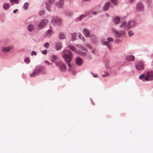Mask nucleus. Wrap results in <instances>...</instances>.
<instances>
[{
	"label": "nucleus",
	"instance_id": "f257e3e1",
	"mask_svg": "<svg viewBox=\"0 0 153 153\" xmlns=\"http://www.w3.org/2000/svg\"><path fill=\"white\" fill-rule=\"evenodd\" d=\"M62 55L65 62L69 67H71V65L70 62L73 58V54L72 52L69 49H65L62 52Z\"/></svg>",
	"mask_w": 153,
	"mask_h": 153
},
{
	"label": "nucleus",
	"instance_id": "f03ea898",
	"mask_svg": "<svg viewBox=\"0 0 153 153\" xmlns=\"http://www.w3.org/2000/svg\"><path fill=\"white\" fill-rule=\"evenodd\" d=\"M121 24L119 26V27H123L125 29H128L134 27L135 25V21L134 20L130 21L128 23L123 22H121Z\"/></svg>",
	"mask_w": 153,
	"mask_h": 153
},
{
	"label": "nucleus",
	"instance_id": "7ed1b4c3",
	"mask_svg": "<svg viewBox=\"0 0 153 153\" xmlns=\"http://www.w3.org/2000/svg\"><path fill=\"white\" fill-rule=\"evenodd\" d=\"M146 75L143 81H148L153 80V71L152 70H149L145 72Z\"/></svg>",
	"mask_w": 153,
	"mask_h": 153
},
{
	"label": "nucleus",
	"instance_id": "20e7f679",
	"mask_svg": "<svg viewBox=\"0 0 153 153\" xmlns=\"http://www.w3.org/2000/svg\"><path fill=\"white\" fill-rule=\"evenodd\" d=\"M112 32L114 34V36L118 39L120 38L123 36L125 33V31L123 30L118 31L114 28L111 29Z\"/></svg>",
	"mask_w": 153,
	"mask_h": 153
},
{
	"label": "nucleus",
	"instance_id": "39448f33",
	"mask_svg": "<svg viewBox=\"0 0 153 153\" xmlns=\"http://www.w3.org/2000/svg\"><path fill=\"white\" fill-rule=\"evenodd\" d=\"M62 23L61 19L58 17H53L52 19L51 23L54 26L59 25Z\"/></svg>",
	"mask_w": 153,
	"mask_h": 153
},
{
	"label": "nucleus",
	"instance_id": "423d86ee",
	"mask_svg": "<svg viewBox=\"0 0 153 153\" xmlns=\"http://www.w3.org/2000/svg\"><path fill=\"white\" fill-rule=\"evenodd\" d=\"M144 8V5L140 1L138 2L136 6V10L137 12H143Z\"/></svg>",
	"mask_w": 153,
	"mask_h": 153
},
{
	"label": "nucleus",
	"instance_id": "0eeeda50",
	"mask_svg": "<svg viewBox=\"0 0 153 153\" xmlns=\"http://www.w3.org/2000/svg\"><path fill=\"white\" fill-rule=\"evenodd\" d=\"M35 70L38 74H39L41 72H42V74H46L45 72V68L42 66H37Z\"/></svg>",
	"mask_w": 153,
	"mask_h": 153
},
{
	"label": "nucleus",
	"instance_id": "6e6552de",
	"mask_svg": "<svg viewBox=\"0 0 153 153\" xmlns=\"http://www.w3.org/2000/svg\"><path fill=\"white\" fill-rule=\"evenodd\" d=\"M135 67L136 69L138 71H141L144 69V64L141 62H137L135 65Z\"/></svg>",
	"mask_w": 153,
	"mask_h": 153
},
{
	"label": "nucleus",
	"instance_id": "1a4fd4ad",
	"mask_svg": "<svg viewBox=\"0 0 153 153\" xmlns=\"http://www.w3.org/2000/svg\"><path fill=\"white\" fill-rule=\"evenodd\" d=\"M48 21L47 19H44L42 20L38 25V28L39 29H42L48 22Z\"/></svg>",
	"mask_w": 153,
	"mask_h": 153
},
{
	"label": "nucleus",
	"instance_id": "9d476101",
	"mask_svg": "<svg viewBox=\"0 0 153 153\" xmlns=\"http://www.w3.org/2000/svg\"><path fill=\"white\" fill-rule=\"evenodd\" d=\"M13 46H10L7 47H3L2 48V50L4 53H7L9 52L10 50L13 49Z\"/></svg>",
	"mask_w": 153,
	"mask_h": 153
},
{
	"label": "nucleus",
	"instance_id": "9b49d317",
	"mask_svg": "<svg viewBox=\"0 0 153 153\" xmlns=\"http://www.w3.org/2000/svg\"><path fill=\"white\" fill-rule=\"evenodd\" d=\"M59 69L61 72H64L66 70L65 65L62 63L59 64Z\"/></svg>",
	"mask_w": 153,
	"mask_h": 153
},
{
	"label": "nucleus",
	"instance_id": "f8f14e48",
	"mask_svg": "<svg viewBox=\"0 0 153 153\" xmlns=\"http://www.w3.org/2000/svg\"><path fill=\"white\" fill-rule=\"evenodd\" d=\"M64 4V0H59V1L56 3L55 4L58 8H60L62 7Z\"/></svg>",
	"mask_w": 153,
	"mask_h": 153
},
{
	"label": "nucleus",
	"instance_id": "ddd939ff",
	"mask_svg": "<svg viewBox=\"0 0 153 153\" xmlns=\"http://www.w3.org/2000/svg\"><path fill=\"white\" fill-rule=\"evenodd\" d=\"M82 32L86 37H90L91 36L89 31L86 28H84L82 30Z\"/></svg>",
	"mask_w": 153,
	"mask_h": 153
},
{
	"label": "nucleus",
	"instance_id": "4468645a",
	"mask_svg": "<svg viewBox=\"0 0 153 153\" xmlns=\"http://www.w3.org/2000/svg\"><path fill=\"white\" fill-rule=\"evenodd\" d=\"M55 47L56 51H59L62 48V45L61 43L59 42H58L55 43Z\"/></svg>",
	"mask_w": 153,
	"mask_h": 153
},
{
	"label": "nucleus",
	"instance_id": "2eb2a0df",
	"mask_svg": "<svg viewBox=\"0 0 153 153\" xmlns=\"http://www.w3.org/2000/svg\"><path fill=\"white\" fill-rule=\"evenodd\" d=\"M120 18L119 16L115 17L112 19V21L115 25H118L120 23Z\"/></svg>",
	"mask_w": 153,
	"mask_h": 153
},
{
	"label": "nucleus",
	"instance_id": "dca6fc26",
	"mask_svg": "<svg viewBox=\"0 0 153 153\" xmlns=\"http://www.w3.org/2000/svg\"><path fill=\"white\" fill-rule=\"evenodd\" d=\"M76 63L78 65H81L83 63L82 59L79 57H77L76 59Z\"/></svg>",
	"mask_w": 153,
	"mask_h": 153
},
{
	"label": "nucleus",
	"instance_id": "f3484780",
	"mask_svg": "<svg viewBox=\"0 0 153 153\" xmlns=\"http://www.w3.org/2000/svg\"><path fill=\"white\" fill-rule=\"evenodd\" d=\"M27 30L29 32H32L34 30V27L33 25L29 24L27 26Z\"/></svg>",
	"mask_w": 153,
	"mask_h": 153
},
{
	"label": "nucleus",
	"instance_id": "a211bd4d",
	"mask_svg": "<svg viewBox=\"0 0 153 153\" xmlns=\"http://www.w3.org/2000/svg\"><path fill=\"white\" fill-rule=\"evenodd\" d=\"M58 38L60 40H63L65 39L64 33L62 32H60L58 35Z\"/></svg>",
	"mask_w": 153,
	"mask_h": 153
},
{
	"label": "nucleus",
	"instance_id": "6ab92c4d",
	"mask_svg": "<svg viewBox=\"0 0 153 153\" xmlns=\"http://www.w3.org/2000/svg\"><path fill=\"white\" fill-rule=\"evenodd\" d=\"M110 6V4L109 2H107L105 4L103 7V9L104 11H106L108 10V8Z\"/></svg>",
	"mask_w": 153,
	"mask_h": 153
},
{
	"label": "nucleus",
	"instance_id": "aec40b11",
	"mask_svg": "<svg viewBox=\"0 0 153 153\" xmlns=\"http://www.w3.org/2000/svg\"><path fill=\"white\" fill-rule=\"evenodd\" d=\"M134 59V56L133 55L127 56L126 57V59L129 61H133Z\"/></svg>",
	"mask_w": 153,
	"mask_h": 153
},
{
	"label": "nucleus",
	"instance_id": "412c9836",
	"mask_svg": "<svg viewBox=\"0 0 153 153\" xmlns=\"http://www.w3.org/2000/svg\"><path fill=\"white\" fill-rule=\"evenodd\" d=\"M76 53L79 54L82 56H85L86 54L85 52H82L80 51H76Z\"/></svg>",
	"mask_w": 153,
	"mask_h": 153
},
{
	"label": "nucleus",
	"instance_id": "4be33fe9",
	"mask_svg": "<svg viewBox=\"0 0 153 153\" xmlns=\"http://www.w3.org/2000/svg\"><path fill=\"white\" fill-rule=\"evenodd\" d=\"M9 4V3H5L4 4L3 6V9L5 10H7L10 7Z\"/></svg>",
	"mask_w": 153,
	"mask_h": 153
},
{
	"label": "nucleus",
	"instance_id": "5701e85b",
	"mask_svg": "<svg viewBox=\"0 0 153 153\" xmlns=\"http://www.w3.org/2000/svg\"><path fill=\"white\" fill-rule=\"evenodd\" d=\"M76 46L78 48L80 49L83 50L84 51H87V50L85 47L82 46V45L80 44H77L76 45Z\"/></svg>",
	"mask_w": 153,
	"mask_h": 153
},
{
	"label": "nucleus",
	"instance_id": "b1692460",
	"mask_svg": "<svg viewBox=\"0 0 153 153\" xmlns=\"http://www.w3.org/2000/svg\"><path fill=\"white\" fill-rule=\"evenodd\" d=\"M58 57L57 55H52L51 57V61L53 62H54L55 60L56 59H58Z\"/></svg>",
	"mask_w": 153,
	"mask_h": 153
},
{
	"label": "nucleus",
	"instance_id": "393cba45",
	"mask_svg": "<svg viewBox=\"0 0 153 153\" xmlns=\"http://www.w3.org/2000/svg\"><path fill=\"white\" fill-rule=\"evenodd\" d=\"M38 75V74L37 72L34 69V71L32 73H31L30 74V77H35V76H36V75Z\"/></svg>",
	"mask_w": 153,
	"mask_h": 153
},
{
	"label": "nucleus",
	"instance_id": "a878e982",
	"mask_svg": "<svg viewBox=\"0 0 153 153\" xmlns=\"http://www.w3.org/2000/svg\"><path fill=\"white\" fill-rule=\"evenodd\" d=\"M85 17V16L84 15H81L79 16L76 19V21H80L83 19H84Z\"/></svg>",
	"mask_w": 153,
	"mask_h": 153
},
{
	"label": "nucleus",
	"instance_id": "bb28decb",
	"mask_svg": "<svg viewBox=\"0 0 153 153\" xmlns=\"http://www.w3.org/2000/svg\"><path fill=\"white\" fill-rule=\"evenodd\" d=\"M68 47L74 52H76V51H76V48L73 45H68Z\"/></svg>",
	"mask_w": 153,
	"mask_h": 153
},
{
	"label": "nucleus",
	"instance_id": "cd10ccee",
	"mask_svg": "<svg viewBox=\"0 0 153 153\" xmlns=\"http://www.w3.org/2000/svg\"><path fill=\"white\" fill-rule=\"evenodd\" d=\"M105 65L106 68L108 69L109 68V60L108 59H106L105 61Z\"/></svg>",
	"mask_w": 153,
	"mask_h": 153
},
{
	"label": "nucleus",
	"instance_id": "c85d7f7f",
	"mask_svg": "<svg viewBox=\"0 0 153 153\" xmlns=\"http://www.w3.org/2000/svg\"><path fill=\"white\" fill-rule=\"evenodd\" d=\"M71 34L72 36L71 40L72 41L75 40L76 39V33H71Z\"/></svg>",
	"mask_w": 153,
	"mask_h": 153
},
{
	"label": "nucleus",
	"instance_id": "c756f323",
	"mask_svg": "<svg viewBox=\"0 0 153 153\" xmlns=\"http://www.w3.org/2000/svg\"><path fill=\"white\" fill-rule=\"evenodd\" d=\"M28 5H29V4L27 2H25L24 4V6H23V8L25 10H27L28 7Z\"/></svg>",
	"mask_w": 153,
	"mask_h": 153
},
{
	"label": "nucleus",
	"instance_id": "7c9ffc66",
	"mask_svg": "<svg viewBox=\"0 0 153 153\" xmlns=\"http://www.w3.org/2000/svg\"><path fill=\"white\" fill-rule=\"evenodd\" d=\"M104 73H105L104 74H102V76L103 77H106V76H109V74L108 72L106 71H105Z\"/></svg>",
	"mask_w": 153,
	"mask_h": 153
},
{
	"label": "nucleus",
	"instance_id": "2f4dec72",
	"mask_svg": "<svg viewBox=\"0 0 153 153\" xmlns=\"http://www.w3.org/2000/svg\"><path fill=\"white\" fill-rule=\"evenodd\" d=\"M112 3L115 5H117L118 4V0H111Z\"/></svg>",
	"mask_w": 153,
	"mask_h": 153
},
{
	"label": "nucleus",
	"instance_id": "473e14b6",
	"mask_svg": "<svg viewBox=\"0 0 153 153\" xmlns=\"http://www.w3.org/2000/svg\"><path fill=\"white\" fill-rule=\"evenodd\" d=\"M46 8L48 11H51V6L47 4H46Z\"/></svg>",
	"mask_w": 153,
	"mask_h": 153
},
{
	"label": "nucleus",
	"instance_id": "72a5a7b5",
	"mask_svg": "<svg viewBox=\"0 0 153 153\" xmlns=\"http://www.w3.org/2000/svg\"><path fill=\"white\" fill-rule=\"evenodd\" d=\"M101 43L102 45H106L108 43V42L104 41L102 40L101 41Z\"/></svg>",
	"mask_w": 153,
	"mask_h": 153
},
{
	"label": "nucleus",
	"instance_id": "f704fd0d",
	"mask_svg": "<svg viewBox=\"0 0 153 153\" xmlns=\"http://www.w3.org/2000/svg\"><path fill=\"white\" fill-rule=\"evenodd\" d=\"M128 34L129 36H131L133 35L134 33L132 31L130 30L128 32Z\"/></svg>",
	"mask_w": 153,
	"mask_h": 153
},
{
	"label": "nucleus",
	"instance_id": "c9c22d12",
	"mask_svg": "<svg viewBox=\"0 0 153 153\" xmlns=\"http://www.w3.org/2000/svg\"><path fill=\"white\" fill-rule=\"evenodd\" d=\"M37 54V53L34 51H32L31 52V56H33V55L36 56Z\"/></svg>",
	"mask_w": 153,
	"mask_h": 153
},
{
	"label": "nucleus",
	"instance_id": "e433bc0d",
	"mask_svg": "<svg viewBox=\"0 0 153 153\" xmlns=\"http://www.w3.org/2000/svg\"><path fill=\"white\" fill-rule=\"evenodd\" d=\"M49 44L48 42H46L44 45L45 47L46 48H49Z\"/></svg>",
	"mask_w": 153,
	"mask_h": 153
},
{
	"label": "nucleus",
	"instance_id": "4c0bfd02",
	"mask_svg": "<svg viewBox=\"0 0 153 153\" xmlns=\"http://www.w3.org/2000/svg\"><path fill=\"white\" fill-rule=\"evenodd\" d=\"M24 61L27 63H28L30 62V60L28 58H25L24 59Z\"/></svg>",
	"mask_w": 153,
	"mask_h": 153
},
{
	"label": "nucleus",
	"instance_id": "58836bf2",
	"mask_svg": "<svg viewBox=\"0 0 153 153\" xmlns=\"http://www.w3.org/2000/svg\"><path fill=\"white\" fill-rule=\"evenodd\" d=\"M47 33L48 34L51 35L52 34L53 32L51 30H48L47 31Z\"/></svg>",
	"mask_w": 153,
	"mask_h": 153
},
{
	"label": "nucleus",
	"instance_id": "ea45409f",
	"mask_svg": "<svg viewBox=\"0 0 153 153\" xmlns=\"http://www.w3.org/2000/svg\"><path fill=\"white\" fill-rule=\"evenodd\" d=\"M79 35L78 36L79 38L81 39H82L83 41H85V39L83 37H81V34L80 33H78Z\"/></svg>",
	"mask_w": 153,
	"mask_h": 153
},
{
	"label": "nucleus",
	"instance_id": "a19ab883",
	"mask_svg": "<svg viewBox=\"0 0 153 153\" xmlns=\"http://www.w3.org/2000/svg\"><path fill=\"white\" fill-rule=\"evenodd\" d=\"M41 52L43 54L45 55L47 53V50H45L44 51H42Z\"/></svg>",
	"mask_w": 153,
	"mask_h": 153
},
{
	"label": "nucleus",
	"instance_id": "79ce46f5",
	"mask_svg": "<svg viewBox=\"0 0 153 153\" xmlns=\"http://www.w3.org/2000/svg\"><path fill=\"white\" fill-rule=\"evenodd\" d=\"M145 77V74H143L141 75H140L139 76V79H143L144 77Z\"/></svg>",
	"mask_w": 153,
	"mask_h": 153
},
{
	"label": "nucleus",
	"instance_id": "37998d69",
	"mask_svg": "<svg viewBox=\"0 0 153 153\" xmlns=\"http://www.w3.org/2000/svg\"><path fill=\"white\" fill-rule=\"evenodd\" d=\"M91 74L94 76V77H97L98 76L97 75V74H94L91 72Z\"/></svg>",
	"mask_w": 153,
	"mask_h": 153
},
{
	"label": "nucleus",
	"instance_id": "c03bdc74",
	"mask_svg": "<svg viewBox=\"0 0 153 153\" xmlns=\"http://www.w3.org/2000/svg\"><path fill=\"white\" fill-rule=\"evenodd\" d=\"M108 42H112L113 41V39L112 37H109L108 38Z\"/></svg>",
	"mask_w": 153,
	"mask_h": 153
},
{
	"label": "nucleus",
	"instance_id": "a18cd8bd",
	"mask_svg": "<svg viewBox=\"0 0 153 153\" xmlns=\"http://www.w3.org/2000/svg\"><path fill=\"white\" fill-rule=\"evenodd\" d=\"M86 46L87 47L89 48H90V49H91V48H92L91 45L90 44H86Z\"/></svg>",
	"mask_w": 153,
	"mask_h": 153
},
{
	"label": "nucleus",
	"instance_id": "49530a36",
	"mask_svg": "<svg viewBox=\"0 0 153 153\" xmlns=\"http://www.w3.org/2000/svg\"><path fill=\"white\" fill-rule=\"evenodd\" d=\"M50 5L52 4L54 2V0H48Z\"/></svg>",
	"mask_w": 153,
	"mask_h": 153
},
{
	"label": "nucleus",
	"instance_id": "de8ad7c7",
	"mask_svg": "<svg viewBox=\"0 0 153 153\" xmlns=\"http://www.w3.org/2000/svg\"><path fill=\"white\" fill-rule=\"evenodd\" d=\"M44 13V11L43 10H42L40 11L39 14L40 15H43Z\"/></svg>",
	"mask_w": 153,
	"mask_h": 153
},
{
	"label": "nucleus",
	"instance_id": "09e8293b",
	"mask_svg": "<svg viewBox=\"0 0 153 153\" xmlns=\"http://www.w3.org/2000/svg\"><path fill=\"white\" fill-rule=\"evenodd\" d=\"M65 13H66V15L68 16H71V13L70 12H66Z\"/></svg>",
	"mask_w": 153,
	"mask_h": 153
},
{
	"label": "nucleus",
	"instance_id": "8fccbe9b",
	"mask_svg": "<svg viewBox=\"0 0 153 153\" xmlns=\"http://www.w3.org/2000/svg\"><path fill=\"white\" fill-rule=\"evenodd\" d=\"M45 62L48 65L52 64V63H50L48 61H45Z\"/></svg>",
	"mask_w": 153,
	"mask_h": 153
},
{
	"label": "nucleus",
	"instance_id": "3c124183",
	"mask_svg": "<svg viewBox=\"0 0 153 153\" xmlns=\"http://www.w3.org/2000/svg\"><path fill=\"white\" fill-rule=\"evenodd\" d=\"M95 51H95V49H93L91 51V52L94 54L95 53Z\"/></svg>",
	"mask_w": 153,
	"mask_h": 153
},
{
	"label": "nucleus",
	"instance_id": "603ef678",
	"mask_svg": "<svg viewBox=\"0 0 153 153\" xmlns=\"http://www.w3.org/2000/svg\"><path fill=\"white\" fill-rule=\"evenodd\" d=\"M107 47L108 48L109 50H111V48H110V46L108 43L107 45H106Z\"/></svg>",
	"mask_w": 153,
	"mask_h": 153
},
{
	"label": "nucleus",
	"instance_id": "864d4df0",
	"mask_svg": "<svg viewBox=\"0 0 153 153\" xmlns=\"http://www.w3.org/2000/svg\"><path fill=\"white\" fill-rule=\"evenodd\" d=\"M13 1L15 2V3L16 4H18L19 3L18 0H13Z\"/></svg>",
	"mask_w": 153,
	"mask_h": 153
},
{
	"label": "nucleus",
	"instance_id": "5fc2aeb1",
	"mask_svg": "<svg viewBox=\"0 0 153 153\" xmlns=\"http://www.w3.org/2000/svg\"><path fill=\"white\" fill-rule=\"evenodd\" d=\"M18 11V10L17 9L13 11V13H15L17 12Z\"/></svg>",
	"mask_w": 153,
	"mask_h": 153
},
{
	"label": "nucleus",
	"instance_id": "6e6d98bb",
	"mask_svg": "<svg viewBox=\"0 0 153 153\" xmlns=\"http://www.w3.org/2000/svg\"><path fill=\"white\" fill-rule=\"evenodd\" d=\"M92 13L94 15H96L97 14V13L96 12L93 11L92 12Z\"/></svg>",
	"mask_w": 153,
	"mask_h": 153
},
{
	"label": "nucleus",
	"instance_id": "4d7b16f0",
	"mask_svg": "<svg viewBox=\"0 0 153 153\" xmlns=\"http://www.w3.org/2000/svg\"><path fill=\"white\" fill-rule=\"evenodd\" d=\"M55 63H56V66H59V64L56 62H55Z\"/></svg>",
	"mask_w": 153,
	"mask_h": 153
},
{
	"label": "nucleus",
	"instance_id": "13d9d810",
	"mask_svg": "<svg viewBox=\"0 0 153 153\" xmlns=\"http://www.w3.org/2000/svg\"><path fill=\"white\" fill-rule=\"evenodd\" d=\"M105 15L108 17H109V16L108 14L107 13H106L105 14Z\"/></svg>",
	"mask_w": 153,
	"mask_h": 153
},
{
	"label": "nucleus",
	"instance_id": "bf43d9fd",
	"mask_svg": "<svg viewBox=\"0 0 153 153\" xmlns=\"http://www.w3.org/2000/svg\"><path fill=\"white\" fill-rule=\"evenodd\" d=\"M13 0H10V2H13Z\"/></svg>",
	"mask_w": 153,
	"mask_h": 153
},
{
	"label": "nucleus",
	"instance_id": "052dcab7",
	"mask_svg": "<svg viewBox=\"0 0 153 153\" xmlns=\"http://www.w3.org/2000/svg\"><path fill=\"white\" fill-rule=\"evenodd\" d=\"M133 0H130V2H132L133 1Z\"/></svg>",
	"mask_w": 153,
	"mask_h": 153
}]
</instances>
